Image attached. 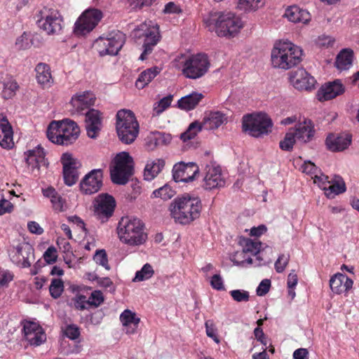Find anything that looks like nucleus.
Listing matches in <instances>:
<instances>
[{"label":"nucleus","instance_id":"nucleus-18","mask_svg":"<svg viewBox=\"0 0 359 359\" xmlns=\"http://www.w3.org/2000/svg\"><path fill=\"white\" fill-rule=\"evenodd\" d=\"M102 170L94 169L81 181L80 190L83 194L91 195L97 192L102 186Z\"/></svg>","mask_w":359,"mask_h":359},{"label":"nucleus","instance_id":"nucleus-1","mask_svg":"<svg viewBox=\"0 0 359 359\" xmlns=\"http://www.w3.org/2000/svg\"><path fill=\"white\" fill-rule=\"evenodd\" d=\"M169 210L175 222L187 224L199 217L202 210L201 201L189 195L177 197L170 203Z\"/></svg>","mask_w":359,"mask_h":359},{"label":"nucleus","instance_id":"nucleus-27","mask_svg":"<svg viewBox=\"0 0 359 359\" xmlns=\"http://www.w3.org/2000/svg\"><path fill=\"white\" fill-rule=\"evenodd\" d=\"M0 146L4 149H11L13 146L12 127L2 114H0Z\"/></svg>","mask_w":359,"mask_h":359},{"label":"nucleus","instance_id":"nucleus-45","mask_svg":"<svg viewBox=\"0 0 359 359\" xmlns=\"http://www.w3.org/2000/svg\"><path fill=\"white\" fill-rule=\"evenodd\" d=\"M295 134H293L292 129L285 135V137L279 143L280 148L284 151H291L295 143Z\"/></svg>","mask_w":359,"mask_h":359},{"label":"nucleus","instance_id":"nucleus-64","mask_svg":"<svg viewBox=\"0 0 359 359\" xmlns=\"http://www.w3.org/2000/svg\"><path fill=\"white\" fill-rule=\"evenodd\" d=\"M302 170L303 172L314 175L319 172L316 165L311 161L305 162L302 166Z\"/></svg>","mask_w":359,"mask_h":359},{"label":"nucleus","instance_id":"nucleus-24","mask_svg":"<svg viewBox=\"0 0 359 359\" xmlns=\"http://www.w3.org/2000/svg\"><path fill=\"white\" fill-rule=\"evenodd\" d=\"M85 115L87 135L90 138L95 139L102 128V114L97 109H90L85 113Z\"/></svg>","mask_w":359,"mask_h":359},{"label":"nucleus","instance_id":"nucleus-20","mask_svg":"<svg viewBox=\"0 0 359 359\" xmlns=\"http://www.w3.org/2000/svg\"><path fill=\"white\" fill-rule=\"evenodd\" d=\"M25 156L27 167L34 175L39 174L41 166H46L48 165L45 158L43 148L39 145L25 152Z\"/></svg>","mask_w":359,"mask_h":359},{"label":"nucleus","instance_id":"nucleus-14","mask_svg":"<svg viewBox=\"0 0 359 359\" xmlns=\"http://www.w3.org/2000/svg\"><path fill=\"white\" fill-rule=\"evenodd\" d=\"M102 13L97 8L86 10L75 23L76 34L85 35L92 31L102 18Z\"/></svg>","mask_w":359,"mask_h":359},{"label":"nucleus","instance_id":"nucleus-12","mask_svg":"<svg viewBox=\"0 0 359 359\" xmlns=\"http://www.w3.org/2000/svg\"><path fill=\"white\" fill-rule=\"evenodd\" d=\"M38 26L48 34H58L63 27V20L58 11L43 7L39 13Z\"/></svg>","mask_w":359,"mask_h":359},{"label":"nucleus","instance_id":"nucleus-62","mask_svg":"<svg viewBox=\"0 0 359 359\" xmlns=\"http://www.w3.org/2000/svg\"><path fill=\"white\" fill-rule=\"evenodd\" d=\"M13 205L8 200L2 198L0 200V215L6 213H10L13 211Z\"/></svg>","mask_w":359,"mask_h":359},{"label":"nucleus","instance_id":"nucleus-35","mask_svg":"<svg viewBox=\"0 0 359 359\" xmlns=\"http://www.w3.org/2000/svg\"><path fill=\"white\" fill-rule=\"evenodd\" d=\"M160 72L157 67L149 68L140 73L135 81V86L138 89H143L147 86Z\"/></svg>","mask_w":359,"mask_h":359},{"label":"nucleus","instance_id":"nucleus-21","mask_svg":"<svg viewBox=\"0 0 359 359\" xmlns=\"http://www.w3.org/2000/svg\"><path fill=\"white\" fill-rule=\"evenodd\" d=\"M34 248L29 243L20 244L16 246L11 259L18 266L29 267L32 264V258L34 259Z\"/></svg>","mask_w":359,"mask_h":359},{"label":"nucleus","instance_id":"nucleus-7","mask_svg":"<svg viewBox=\"0 0 359 359\" xmlns=\"http://www.w3.org/2000/svg\"><path fill=\"white\" fill-rule=\"evenodd\" d=\"M243 247V250L236 252L230 257L233 264L239 266H245L255 263V266L265 265L266 262H262V259L259 256H256L259 252L262 243L257 240L250 238H241L239 241Z\"/></svg>","mask_w":359,"mask_h":359},{"label":"nucleus","instance_id":"nucleus-19","mask_svg":"<svg viewBox=\"0 0 359 359\" xmlns=\"http://www.w3.org/2000/svg\"><path fill=\"white\" fill-rule=\"evenodd\" d=\"M291 84L299 90H311L314 89L316 80L304 69H298L290 75Z\"/></svg>","mask_w":359,"mask_h":359},{"label":"nucleus","instance_id":"nucleus-47","mask_svg":"<svg viewBox=\"0 0 359 359\" xmlns=\"http://www.w3.org/2000/svg\"><path fill=\"white\" fill-rule=\"evenodd\" d=\"M93 260L107 270L110 269L108 264L107 255L104 250H97L93 256Z\"/></svg>","mask_w":359,"mask_h":359},{"label":"nucleus","instance_id":"nucleus-63","mask_svg":"<svg viewBox=\"0 0 359 359\" xmlns=\"http://www.w3.org/2000/svg\"><path fill=\"white\" fill-rule=\"evenodd\" d=\"M210 285L212 288L217 290H222L224 289L223 280L222 277L218 274H215L212 277L210 280Z\"/></svg>","mask_w":359,"mask_h":359},{"label":"nucleus","instance_id":"nucleus-40","mask_svg":"<svg viewBox=\"0 0 359 359\" xmlns=\"http://www.w3.org/2000/svg\"><path fill=\"white\" fill-rule=\"evenodd\" d=\"M1 95L6 100L13 98L19 88L17 81L14 79H8L3 83Z\"/></svg>","mask_w":359,"mask_h":359},{"label":"nucleus","instance_id":"nucleus-46","mask_svg":"<svg viewBox=\"0 0 359 359\" xmlns=\"http://www.w3.org/2000/svg\"><path fill=\"white\" fill-rule=\"evenodd\" d=\"M152 195L155 198H161L164 201L170 199L175 195V191L172 190L169 186L164 185L162 187L156 189L153 191Z\"/></svg>","mask_w":359,"mask_h":359},{"label":"nucleus","instance_id":"nucleus-54","mask_svg":"<svg viewBox=\"0 0 359 359\" xmlns=\"http://www.w3.org/2000/svg\"><path fill=\"white\" fill-rule=\"evenodd\" d=\"M46 335L43 331L41 330L40 332L34 333L26 340L28 341L31 345L39 346L46 341Z\"/></svg>","mask_w":359,"mask_h":359},{"label":"nucleus","instance_id":"nucleus-3","mask_svg":"<svg viewBox=\"0 0 359 359\" xmlns=\"http://www.w3.org/2000/svg\"><path fill=\"white\" fill-rule=\"evenodd\" d=\"M204 22L207 26L213 25L216 34L221 37H233L243 27L241 19L231 12L211 13Z\"/></svg>","mask_w":359,"mask_h":359},{"label":"nucleus","instance_id":"nucleus-50","mask_svg":"<svg viewBox=\"0 0 359 359\" xmlns=\"http://www.w3.org/2000/svg\"><path fill=\"white\" fill-rule=\"evenodd\" d=\"M230 294L233 299L237 302H248L250 294L248 291L243 290H233L230 291Z\"/></svg>","mask_w":359,"mask_h":359},{"label":"nucleus","instance_id":"nucleus-22","mask_svg":"<svg viewBox=\"0 0 359 359\" xmlns=\"http://www.w3.org/2000/svg\"><path fill=\"white\" fill-rule=\"evenodd\" d=\"M344 91L345 87L341 80L335 79L323 84L318 90L317 97L320 102L330 100L343 94Z\"/></svg>","mask_w":359,"mask_h":359},{"label":"nucleus","instance_id":"nucleus-10","mask_svg":"<svg viewBox=\"0 0 359 359\" xmlns=\"http://www.w3.org/2000/svg\"><path fill=\"white\" fill-rule=\"evenodd\" d=\"M115 165L110 170L111 181L116 184H126L133 172V158L128 152L118 154L114 158Z\"/></svg>","mask_w":359,"mask_h":359},{"label":"nucleus","instance_id":"nucleus-49","mask_svg":"<svg viewBox=\"0 0 359 359\" xmlns=\"http://www.w3.org/2000/svg\"><path fill=\"white\" fill-rule=\"evenodd\" d=\"M74 97L79 99V101L84 104L85 107H90L95 104V97L88 91L84 92L80 95H76Z\"/></svg>","mask_w":359,"mask_h":359},{"label":"nucleus","instance_id":"nucleus-55","mask_svg":"<svg viewBox=\"0 0 359 359\" xmlns=\"http://www.w3.org/2000/svg\"><path fill=\"white\" fill-rule=\"evenodd\" d=\"M172 100V95H171L163 97L157 102L158 107H154V110L157 114L161 113L170 105Z\"/></svg>","mask_w":359,"mask_h":359},{"label":"nucleus","instance_id":"nucleus-9","mask_svg":"<svg viewBox=\"0 0 359 359\" xmlns=\"http://www.w3.org/2000/svg\"><path fill=\"white\" fill-rule=\"evenodd\" d=\"M273 126L271 118L266 114H247L243 117V132L254 137L268 135Z\"/></svg>","mask_w":359,"mask_h":359},{"label":"nucleus","instance_id":"nucleus-37","mask_svg":"<svg viewBox=\"0 0 359 359\" xmlns=\"http://www.w3.org/2000/svg\"><path fill=\"white\" fill-rule=\"evenodd\" d=\"M43 196L50 198L53 208L57 211H64L65 200L53 187H48L43 190Z\"/></svg>","mask_w":359,"mask_h":359},{"label":"nucleus","instance_id":"nucleus-51","mask_svg":"<svg viewBox=\"0 0 359 359\" xmlns=\"http://www.w3.org/2000/svg\"><path fill=\"white\" fill-rule=\"evenodd\" d=\"M104 302V297L100 290L93 291L88 299V305L99 306Z\"/></svg>","mask_w":359,"mask_h":359},{"label":"nucleus","instance_id":"nucleus-41","mask_svg":"<svg viewBox=\"0 0 359 359\" xmlns=\"http://www.w3.org/2000/svg\"><path fill=\"white\" fill-rule=\"evenodd\" d=\"M203 128V122H192L189 126L187 130L181 135V140L184 142H186L194 138Z\"/></svg>","mask_w":359,"mask_h":359},{"label":"nucleus","instance_id":"nucleus-56","mask_svg":"<svg viewBox=\"0 0 359 359\" xmlns=\"http://www.w3.org/2000/svg\"><path fill=\"white\" fill-rule=\"evenodd\" d=\"M15 46L18 49H27L30 46L29 36L24 32L15 41Z\"/></svg>","mask_w":359,"mask_h":359},{"label":"nucleus","instance_id":"nucleus-28","mask_svg":"<svg viewBox=\"0 0 359 359\" xmlns=\"http://www.w3.org/2000/svg\"><path fill=\"white\" fill-rule=\"evenodd\" d=\"M226 121L227 118L224 114L219 111H210L203 118V127L205 130L217 129Z\"/></svg>","mask_w":359,"mask_h":359},{"label":"nucleus","instance_id":"nucleus-25","mask_svg":"<svg viewBox=\"0 0 359 359\" xmlns=\"http://www.w3.org/2000/svg\"><path fill=\"white\" fill-rule=\"evenodd\" d=\"M351 138L352 137L349 134H330L327 137L325 143L330 151H341L349 147Z\"/></svg>","mask_w":359,"mask_h":359},{"label":"nucleus","instance_id":"nucleus-16","mask_svg":"<svg viewBox=\"0 0 359 359\" xmlns=\"http://www.w3.org/2000/svg\"><path fill=\"white\" fill-rule=\"evenodd\" d=\"M115 207L114 198L108 194H100L95 200V214L102 222L112 216Z\"/></svg>","mask_w":359,"mask_h":359},{"label":"nucleus","instance_id":"nucleus-53","mask_svg":"<svg viewBox=\"0 0 359 359\" xmlns=\"http://www.w3.org/2000/svg\"><path fill=\"white\" fill-rule=\"evenodd\" d=\"M43 258L48 264L55 263L57 258L56 248L54 246L48 247L43 253Z\"/></svg>","mask_w":359,"mask_h":359},{"label":"nucleus","instance_id":"nucleus-30","mask_svg":"<svg viewBox=\"0 0 359 359\" xmlns=\"http://www.w3.org/2000/svg\"><path fill=\"white\" fill-rule=\"evenodd\" d=\"M120 320L126 327V333L132 334L136 332L140 319L136 316L134 312L126 309L121 314Z\"/></svg>","mask_w":359,"mask_h":359},{"label":"nucleus","instance_id":"nucleus-43","mask_svg":"<svg viewBox=\"0 0 359 359\" xmlns=\"http://www.w3.org/2000/svg\"><path fill=\"white\" fill-rule=\"evenodd\" d=\"M64 290V283L61 279L54 278L49 286V292L52 297H60Z\"/></svg>","mask_w":359,"mask_h":359},{"label":"nucleus","instance_id":"nucleus-33","mask_svg":"<svg viewBox=\"0 0 359 359\" xmlns=\"http://www.w3.org/2000/svg\"><path fill=\"white\" fill-rule=\"evenodd\" d=\"M353 51L349 48L341 50L337 55L335 67L339 70L348 69L352 65Z\"/></svg>","mask_w":359,"mask_h":359},{"label":"nucleus","instance_id":"nucleus-32","mask_svg":"<svg viewBox=\"0 0 359 359\" xmlns=\"http://www.w3.org/2000/svg\"><path fill=\"white\" fill-rule=\"evenodd\" d=\"M285 15L290 21L293 22L306 23L310 20L309 13L295 6L287 8Z\"/></svg>","mask_w":359,"mask_h":359},{"label":"nucleus","instance_id":"nucleus-4","mask_svg":"<svg viewBox=\"0 0 359 359\" xmlns=\"http://www.w3.org/2000/svg\"><path fill=\"white\" fill-rule=\"evenodd\" d=\"M80 133L77 124L71 120L53 121L46 131L48 139L54 144L68 146L74 142Z\"/></svg>","mask_w":359,"mask_h":359},{"label":"nucleus","instance_id":"nucleus-58","mask_svg":"<svg viewBox=\"0 0 359 359\" xmlns=\"http://www.w3.org/2000/svg\"><path fill=\"white\" fill-rule=\"evenodd\" d=\"M13 279V274L8 270L0 268V285L6 286Z\"/></svg>","mask_w":359,"mask_h":359},{"label":"nucleus","instance_id":"nucleus-38","mask_svg":"<svg viewBox=\"0 0 359 359\" xmlns=\"http://www.w3.org/2000/svg\"><path fill=\"white\" fill-rule=\"evenodd\" d=\"M36 77L39 83L48 84L52 80L50 67L45 63H39L35 68Z\"/></svg>","mask_w":359,"mask_h":359},{"label":"nucleus","instance_id":"nucleus-48","mask_svg":"<svg viewBox=\"0 0 359 359\" xmlns=\"http://www.w3.org/2000/svg\"><path fill=\"white\" fill-rule=\"evenodd\" d=\"M23 330L25 333V337L26 339H27L29 337H30V336L33 335L37 332H40L42 330V329L38 324L28 321L25 323Z\"/></svg>","mask_w":359,"mask_h":359},{"label":"nucleus","instance_id":"nucleus-59","mask_svg":"<svg viewBox=\"0 0 359 359\" xmlns=\"http://www.w3.org/2000/svg\"><path fill=\"white\" fill-rule=\"evenodd\" d=\"M74 306L78 309L83 311L86 309V306L88 305V300L84 295H79L73 299Z\"/></svg>","mask_w":359,"mask_h":359},{"label":"nucleus","instance_id":"nucleus-34","mask_svg":"<svg viewBox=\"0 0 359 359\" xmlns=\"http://www.w3.org/2000/svg\"><path fill=\"white\" fill-rule=\"evenodd\" d=\"M327 197L332 198L334 196L342 194L346 191V187L344 181L339 176H335L332 184H328L327 187H323Z\"/></svg>","mask_w":359,"mask_h":359},{"label":"nucleus","instance_id":"nucleus-31","mask_svg":"<svg viewBox=\"0 0 359 359\" xmlns=\"http://www.w3.org/2000/svg\"><path fill=\"white\" fill-rule=\"evenodd\" d=\"M292 131L293 134H295L296 139L303 142H309L314 134L310 121L299 123L295 126L294 129H292Z\"/></svg>","mask_w":359,"mask_h":359},{"label":"nucleus","instance_id":"nucleus-57","mask_svg":"<svg viewBox=\"0 0 359 359\" xmlns=\"http://www.w3.org/2000/svg\"><path fill=\"white\" fill-rule=\"evenodd\" d=\"M271 280L269 279H264L258 285L256 292L258 296L265 295L270 290Z\"/></svg>","mask_w":359,"mask_h":359},{"label":"nucleus","instance_id":"nucleus-26","mask_svg":"<svg viewBox=\"0 0 359 359\" xmlns=\"http://www.w3.org/2000/svg\"><path fill=\"white\" fill-rule=\"evenodd\" d=\"M353 284L352 279L341 273L334 275L330 280V288L336 294H341L348 291L352 287Z\"/></svg>","mask_w":359,"mask_h":359},{"label":"nucleus","instance_id":"nucleus-39","mask_svg":"<svg viewBox=\"0 0 359 359\" xmlns=\"http://www.w3.org/2000/svg\"><path fill=\"white\" fill-rule=\"evenodd\" d=\"M172 140L170 134H165L158 131L151 133L148 136V143L149 146L157 147L165 145L170 142Z\"/></svg>","mask_w":359,"mask_h":359},{"label":"nucleus","instance_id":"nucleus-15","mask_svg":"<svg viewBox=\"0 0 359 359\" xmlns=\"http://www.w3.org/2000/svg\"><path fill=\"white\" fill-rule=\"evenodd\" d=\"M61 163L64 182L66 185L72 187L79 179V169L81 166V163L77 158H74L72 154L68 153L62 154Z\"/></svg>","mask_w":359,"mask_h":359},{"label":"nucleus","instance_id":"nucleus-61","mask_svg":"<svg viewBox=\"0 0 359 359\" xmlns=\"http://www.w3.org/2000/svg\"><path fill=\"white\" fill-rule=\"evenodd\" d=\"M65 335L71 339H77L80 334V332L78 327L74 325L67 326L65 331Z\"/></svg>","mask_w":359,"mask_h":359},{"label":"nucleus","instance_id":"nucleus-5","mask_svg":"<svg viewBox=\"0 0 359 359\" xmlns=\"http://www.w3.org/2000/svg\"><path fill=\"white\" fill-rule=\"evenodd\" d=\"M117 233L121 241L133 246L143 244L147 238L144 231V223L136 217H122L118 222Z\"/></svg>","mask_w":359,"mask_h":359},{"label":"nucleus","instance_id":"nucleus-36","mask_svg":"<svg viewBox=\"0 0 359 359\" xmlns=\"http://www.w3.org/2000/svg\"><path fill=\"white\" fill-rule=\"evenodd\" d=\"M203 97L201 93H193L180 98L178 101V106L182 109L191 110L196 107Z\"/></svg>","mask_w":359,"mask_h":359},{"label":"nucleus","instance_id":"nucleus-13","mask_svg":"<svg viewBox=\"0 0 359 359\" xmlns=\"http://www.w3.org/2000/svg\"><path fill=\"white\" fill-rule=\"evenodd\" d=\"M210 63L205 54L190 56L184 63L183 74L189 79H196L203 76L208 70Z\"/></svg>","mask_w":359,"mask_h":359},{"label":"nucleus","instance_id":"nucleus-11","mask_svg":"<svg viewBox=\"0 0 359 359\" xmlns=\"http://www.w3.org/2000/svg\"><path fill=\"white\" fill-rule=\"evenodd\" d=\"M126 41L125 34L120 31H112L106 36H101L94 43L100 56L116 55Z\"/></svg>","mask_w":359,"mask_h":359},{"label":"nucleus","instance_id":"nucleus-17","mask_svg":"<svg viewBox=\"0 0 359 359\" xmlns=\"http://www.w3.org/2000/svg\"><path fill=\"white\" fill-rule=\"evenodd\" d=\"M172 178L176 182H190L199 173L198 165L193 162L185 163L179 162L172 168Z\"/></svg>","mask_w":359,"mask_h":359},{"label":"nucleus","instance_id":"nucleus-29","mask_svg":"<svg viewBox=\"0 0 359 359\" xmlns=\"http://www.w3.org/2000/svg\"><path fill=\"white\" fill-rule=\"evenodd\" d=\"M165 162L163 158L149 159L144 170V178L150 181L154 179L163 169Z\"/></svg>","mask_w":359,"mask_h":359},{"label":"nucleus","instance_id":"nucleus-52","mask_svg":"<svg viewBox=\"0 0 359 359\" xmlns=\"http://www.w3.org/2000/svg\"><path fill=\"white\" fill-rule=\"evenodd\" d=\"M290 260V256L287 255H281L278 257V259L275 262V269L278 273H282L286 266L287 265Z\"/></svg>","mask_w":359,"mask_h":359},{"label":"nucleus","instance_id":"nucleus-23","mask_svg":"<svg viewBox=\"0 0 359 359\" xmlns=\"http://www.w3.org/2000/svg\"><path fill=\"white\" fill-rule=\"evenodd\" d=\"M225 181L222 176V170L219 166L207 165L205 170L203 187L205 189H213L223 187Z\"/></svg>","mask_w":359,"mask_h":359},{"label":"nucleus","instance_id":"nucleus-2","mask_svg":"<svg viewBox=\"0 0 359 359\" xmlns=\"http://www.w3.org/2000/svg\"><path fill=\"white\" fill-rule=\"evenodd\" d=\"M302 50L290 41H279L271 50V60L274 68L289 69L299 64L302 60Z\"/></svg>","mask_w":359,"mask_h":359},{"label":"nucleus","instance_id":"nucleus-42","mask_svg":"<svg viewBox=\"0 0 359 359\" xmlns=\"http://www.w3.org/2000/svg\"><path fill=\"white\" fill-rule=\"evenodd\" d=\"M264 4V0H239L238 8L245 12L255 11Z\"/></svg>","mask_w":359,"mask_h":359},{"label":"nucleus","instance_id":"nucleus-60","mask_svg":"<svg viewBox=\"0 0 359 359\" xmlns=\"http://www.w3.org/2000/svg\"><path fill=\"white\" fill-rule=\"evenodd\" d=\"M205 329L207 335L212 338L216 343H219V340L216 334V329L212 321L208 320L205 322Z\"/></svg>","mask_w":359,"mask_h":359},{"label":"nucleus","instance_id":"nucleus-8","mask_svg":"<svg viewBox=\"0 0 359 359\" xmlns=\"http://www.w3.org/2000/svg\"><path fill=\"white\" fill-rule=\"evenodd\" d=\"M133 34L135 38L144 40L142 45L144 50L140 56V60H144L146 55L151 53L154 47L160 41L159 26L151 20L146 21L133 30Z\"/></svg>","mask_w":359,"mask_h":359},{"label":"nucleus","instance_id":"nucleus-6","mask_svg":"<svg viewBox=\"0 0 359 359\" xmlns=\"http://www.w3.org/2000/svg\"><path fill=\"white\" fill-rule=\"evenodd\" d=\"M116 118V129L119 140L126 144L133 143L139 134V123L135 114L128 109H121Z\"/></svg>","mask_w":359,"mask_h":359},{"label":"nucleus","instance_id":"nucleus-44","mask_svg":"<svg viewBox=\"0 0 359 359\" xmlns=\"http://www.w3.org/2000/svg\"><path fill=\"white\" fill-rule=\"evenodd\" d=\"M154 273L152 266L149 264H146L140 271L136 272L133 281L148 280L154 275Z\"/></svg>","mask_w":359,"mask_h":359}]
</instances>
